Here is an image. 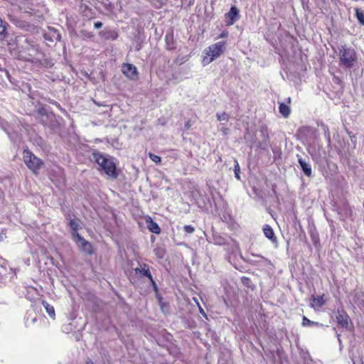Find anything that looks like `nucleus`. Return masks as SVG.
<instances>
[{
  "label": "nucleus",
  "mask_w": 364,
  "mask_h": 364,
  "mask_svg": "<svg viewBox=\"0 0 364 364\" xmlns=\"http://www.w3.org/2000/svg\"><path fill=\"white\" fill-rule=\"evenodd\" d=\"M15 55L18 60L32 63L40 62L43 55L38 46L28 38L18 40Z\"/></svg>",
  "instance_id": "obj_1"
},
{
  "label": "nucleus",
  "mask_w": 364,
  "mask_h": 364,
  "mask_svg": "<svg viewBox=\"0 0 364 364\" xmlns=\"http://www.w3.org/2000/svg\"><path fill=\"white\" fill-rule=\"evenodd\" d=\"M92 156L94 161L101 167L108 176L112 178H117L118 177L119 174L117 171V166L112 158L106 156L96 150L92 151Z\"/></svg>",
  "instance_id": "obj_2"
},
{
  "label": "nucleus",
  "mask_w": 364,
  "mask_h": 364,
  "mask_svg": "<svg viewBox=\"0 0 364 364\" xmlns=\"http://www.w3.org/2000/svg\"><path fill=\"white\" fill-rule=\"evenodd\" d=\"M339 65L344 68H352L357 63L356 52L343 46L339 49Z\"/></svg>",
  "instance_id": "obj_3"
},
{
  "label": "nucleus",
  "mask_w": 364,
  "mask_h": 364,
  "mask_svg": "<svg viewBox=\"0 0 364 364\" xmlns=\"http://www.w3.org/2000/svg\"><path fill=\"white\" fill-rule=\"evenodd\" d=\"M23 161L27 168L35 175L38 174V171L42 168L44 163L42 159L36 156L29 149H24L22 153Z\"/></svg>",
  "instance_id": "obj_4"
},
{
  "label": "nucleus",
  "mask_w": 364,
  "mask_h": 364,
  "mask_svg": "<svg viewBox=\"0 0 364 364\" xmlns=\"http://www.w3.org/2000/svg\"><path fill=\"white\" fill-rule=\"evenodd\" d=\"M226 47V41H219L210 46L205 52L203 62L204 64H209L220 55H221Z\"/></svg>",
  "instance_id": "obj_5"
},
{
  "label": "nucleus",
  "mask_w": 364,
  "mask_h": 364,
  "mask_svg": "<svg viewBox=\"0 0 364 364\" xmlns=\"http://www.w3.org/2000/svg\"><path fill=\"white\" fill-rule=\"evenodd\" d=\"M76 229H74L75 230ZM73 239L77 243L78 247L84 252L91 255L92 253V245L82 237L76 231L73 233Z\"/></svg>",
  "instance_id": "obj_6"
},
{
  "label": "nucleus",
  "mask_w": 364,
  "mask_h": 364,
  "mask_svg": "<svg viewBox=\"0 0 364 364\" xmlns=\"http://www.w3.org/2000/svg\"><path fill=\"white\" fill-rule=\"evenodd\" d=\"M122 73L131 80H137L139 79V73L135 65L131 63H123L122 65Z\"/></svg>",
  "instance_id": "obj_7"
},
{
  "label": "nucleus",
  "mask_w": 364,
  "mask_h": 364,
  "mask_svg": "<svg viewBox=\"0 0 364 364\" xmlns=\"http://www.w3.org/2000/svg\"><path fill=\"white\" fill-rule=\"evenodd\" d=\"M239 10L235 6H232L230 11L225 14V18L228 26L233 25L239 19Z\"/></svg>",
  "instance_id": "obj_8"
},
{
  "label": "nucleus",
  "mask_w": 364,
  "mask_h": 364,
  "mask_svg": "<svg viewBox=\"0 0 364 364\" xmlns=\"http://www.w3.org/2000/svg\"><path fill=\"white\" fill-rule=\"evenodd\" d=\"M43 38L47 41L54 42L60 40V35L56 29L49 28L48 32L44 33Z\"/></svg>",
  "instance_id": "obj_9"
},
{
  "label": "nucleus",
  "mask_w": 364,
  "mask_h": 364,
  "mask_svg": "<svg viewBox=\"0 0 364 364\" xmlns=\"http://www.w3.org/2000/svg\"><path fill=\"white\" fill-rule=\"evenodd\" d=\"M100 36L103 38L105 40H116L119 35L115 30L106 29L99 33Z\"/></svg>",
  "instance_id": "obj_10"
},
{
  "label": "nucleus",
  "mask_w": 364,
  "mask_h": 364,
  "mask_svg": "<svg viewBox=\"0 0 364 364\" xmlns=\"http://www.w3.org/2000/svg\"><path fill=\"white\" fill-rule=\"evenodd\" d=\"M297 156H298V162H299L304 173L305 174V176L310 177L312 174V170H311V166L307 162H306L305 160L301 158V156H300L299 155Z\"/></svg>",
  "instance_id": "obj_11"
},
{
  "label": "nucleus",
  "mask_w": 364,
  "mask_h": 364,
  "mask_svg": "<svg viewBox=\"0 0 364 364\" xmlns=\"http://www.w3.org/2000/svg\"><path fill=\"white\" fill-rule=\"evenodd\" d=\"M166 48L168 50H173L176 49L175 39L173 33L166 34L165 36Z\"/></svg>",
  "instance_id": "obj_12"
},
{
  "label": "nucleus",
  "mask_w": 364,
  "mask_h": 364,
  "mask_svg": "<svg viewBox=\"0 0 364 364\" xmlns=\"http://www.w3.org/2000/svg\"><path fill=\"white\" fill-rule=\"evenodd\" d=\"M326 304V301L323 299V296H312L311 306V307L321 308Z\"/></svg>",
  "instance_id": "obj_13"
},
{
  "label": "nucleus",
  "mask_w": 364,
  "mask_h": 364,
  "mask_svg": "<svg viewBox=\"0 0 364 364\" xmlns=\"http://www.w3.org/2000/svg\"><path fill=\"white\" fill-rule=\"evenodd\" d=\"M336 318L339 325H341L342 327H348V316L346 314L338 312Z\"/></svg>",
  "instance_id": "obj_14"
},
{
  "label": "nucleus",
  "mask_w": 364,
  "mask_h": 364,
  "mask_svg": "<svg viewBox=\"0 0 364 364\" xmlns=\"http://www.w3.org/2000/svg\"><path fill=\"white\" fill-rule=\"evenodd\" d=\"M279 111L280 114L284 117H289V115L290 114V112H291V109H290L289 107L284 103L279 104Z\"/></svg>",
  "instance_id": "obj_15"
},
{
  "label": "nucleus",
  "mask_w": 364,
  "mask_h": 364,
  "mask_svg": "<svg viewBox=\"0 0 364 364\" xmlns=\"http://www.w3.org/2000/svg\"><path fill=\"white\" fill-rule=\"evenodd\" d=\"M8 23L0 18V38H4L7 35Z\"/></svg>",
  "instance_id": "obj_16"
},
{
  "label": "nucleus",
  "mask_w": 364,
  "mask_h": 364,
  "mask_svg": "<svg viewBox=\"0 0 364 364\" xmlns=\"http://www.w3.org/2000/svg\"><path fill=\"white\" fill-rule=\"evenodd\" d=\"M212 235H213V240H214V242L220 245H223L225 243V241H226V239L225 237H220V236H218L217 235V232L215 231V229H210Z\"/></svg>",
  "instance_id": "obj_17"
},
{
  "label": "nucleus",
  "mask_w": 364,
  "mask_h": 364,
  "mask_svg": "<svg viewBox=\"0 0 364 364\" xmlns=\"http://www.w3.org/2000/svg\"><path fill=\"white\" fill-rule=\"evenodd\" d=\"M265 236L269 239L273 243L277 244V237L274 235L273 229H263Z\"/></svg>",
  "instance_id": "obj_18"
},
{
  "label": "nucleus",
  "mask_w": 364,
  "mask_h": 364,
  "mask_svg": "<svg viewBox=\"0 0 364 364\" xmlns=\"http://www.w3.org/2000/svg\"><path fill=\"white\" fill-rule=\"evenodd\" d=\"M42 304H43V307L46 309V312L48 313V314L51 318H54L55 317V309H54V307L53 306L50 305L46 301H43Z\"/></svg>",
  "instance_id": "obj_19"
},
{
  "label": "nucleus",
  "mask_w": 364,
  "mask_h": 364,
  "mask_svg": "<svg viewBox=\"0 0 364 364\" xmlns=\"http://www.w3.org/2000/svg\"><path fill=\"white\" fill-rule=\"evenodd\" d=\"M355 16L360 24L364 26V12L360 9H355Z\"/></svg>",
  "instance_id": "obj_20"
},
{
  "label": "nucleus",
  "mask_w": 364,
  "mask_h": 364,
  "mask_svg": "<svg viewBox=\"0 0 364 364\" xmlns=\"http://www.w3.org/2000/svg\"><path fill=\"white\" fill-rule=\"evenodd\" d=\"M135 271H136V272H139L142 275L149 277L151 280V282H154L149 269H146L145 267L141 268V269L136 268V269H135Z\"/></svg>",
  "instance_id": "obj_21"
},
{
  "label": "nucleus",
  "mask_w": 364,
  "mask_h": 364,
  "mask_svg": "<svg viewBox=\"0 0 364 364\" xmlns=\"http://www.w3.org/2000/svg\"><path fill=\"white\" fill-rule=\"evenodd\" d=\"M154 254L155 255L159 258V259H163L166 255V251L164 248H161V247H157V248H155L154 250Z\"/></svg>",
  "instance_id": "obj_22"
},
{
  "label": "nucleus",
  "mask_w": 364,
  "mask_h": 364,
  "mask_svg": "<svg viewBox=\"0 0 364 364\" xmlns=\"http://www.w3.org/2000/svg\"><path fill=\"white\" fill-rule=\"evenodd\" d=\"M314 324H315L316 326L319 325L318 323H316V322L310 321L305 316H303V318H302V326H309L314 325Z\"/></svg>",
  "instance_id": "obj_23"
},
{
  "label": "nucleus",
  "mask_w": 364,
  "mask_h": 364,
  "mask_svg": "<svg viewBox=\"0 0 364 364\" xmlns=\"http://www.w3.org/2000/svg\"><path fill=\"white\" fill-rule=\"evenodd\" d=\"M149 157L152 161H154L156 164H160L161 162V157L154 153H149Z\"/></svg>",
  "instance_id": "obj_24"
},
{
  "label": "nucleus",
  "mask_w": 364,
  "mask_h": 364,
  "mask_svg": "<svg viewBox=\"0 0 364 364\" xmlns=\"http://www.w3.org/2000/svg\"><path fill=\"white\" fill-rule=\"evenodd\" d=\"M80 33L83 39H91L94 36L92 32L87 31L85 30L81 31Z\"/></svg>",
  "instance_id": "obj_25"
},
{
  "label": "nucleus",
  "mask_w": 364,
  "mask_h": 364,
  "mask_svg": "<svg viewBox=\"0 0 364 364\" xmlns=\"http://www.w3.org/2000/svg\"><path fill=\"white\" fill-rule=\"evenodd\" d=\"M217 119L218 121H223V120L228 121L229 115L225 112H223L222 113H218Z\"/></svg>",
  "instance_id": "obj_26"
},
{
  "label": "nucleus",
  "mask_w": 364,
  "mask_h": 364,
  "mask_svg": "<svg viewBox=\"0 0 364 364\" xmlns=\"http://www.w3.org/2000/svg\"><path fill=\"white\" fill-rule=\"evenodd\" d=\"M146 223H149V224H147V228H159V225L154 223L150 217H147L146 218Z\"/></svg>",
  "instance_id": "obj_27"
},
{
  "label": "nucleus",
  "mask_w": 364,
  "mask_h": 364,
  "mask_svg": "<svg viewBox=\"0 0 364 364\" xmlns=\"http://www.w3.org/2000/svg\"><path fill=\"white\" fill-rule=\"evenodd\" d=\"M235 177L237 178H240V166H239V164L236 161V164L235 165Z\"/></svg>",
  "instance_id": "obj_28"
},
{
  "label": "nucleus",
  "mask_w": 364,
  "mask_h": 364,
  "mask_svg": "<svg viewBox=\"0 0 364 364\" xmlns=\"http://www.w3.org/2000/svg\"><path fill=\"white\" fill-rule=\"evenodd\" d=\"M194 301H196V303L197 304V306L199 307V311H200V314H202L203 315H205V311H204V310L203 309V308L200 306V304H199L198 301L196 299H195V298H194Z\"/></svg>",
  "instance_id": "obj_29"
},
{
  "label": "nucleus",
  "mask_w": 364,
  "mask_h": 364,
  "mask_svg": "<svg viewBox=\"0 0 364 364\" xmlns=\"http://www.w3.org/2000/svg\"><path fill=\"white\" fill-rule=\"evenodd\" d=\"M69 224L70 228H77V223L75 222V220H70Z\"/></svg>",
  "instance_id": "obj_30"
},
{
  "label": "nucleus",
  "mask_w": 364,
  "mask_h": 364,
  "mask_svg": "<svg viewBox=\"0 0 364 364\" xmlns=\"http://www.w3.org/2000/svg\"><path fill=\"white\" fill-rule=\"evenodd\" d=\"M102 23L101 21H97L94 24V27L96 28V29H99L102 26Z\"/></svg>",
  "instance_id": "obj_31"
},
{
  "label": "nucleus",
  "mask_w": 364,
  "mask_h": 364,
  "mask_svg": "<svg viewBox=\"0 0 364 364\" xmlns=\"http://www.w3.org/2000/svg\"><path fill=\"white\" fill-rule=\"evenodd\" d=\"M228 31H223V32L220 34V36H218V38H226V37H228Z\"/></svg>",
  "instance_id": "obj_32"
},
{
  "label": "nucleus",
  "mask_w": 364,
  "mask_h": 364,
  "mask_svg": "<svg viewBox=\"0 0 364 364\" xmlns=\"http://www.w3.org/2000/svg\"><path fill=\"white\" fill-rule=\"evenodd\" d=\"M192 188H193V191H191V196H193V193L195 192L199 193V189L197 186L193 185Z\"/></svg>",
  "instance_id": "obj_33"
},
{
  "label": "nucleus",
  "mask_w": 364,
  "mask_h": 364,
  "mask_svg": "<svg viewBox=\"0 0 364 364\" xmlns=\"http://www.w3.org/2000/svg\"><path fill=\"white\" fill-rule=\"evenodd\" d=\"M151 232L155 234H159L161 232V229H149Z\"/></svg>",
  "instance_id": "obj_34"
},
{
  "label": "nucleus",
  "mask_w": 364,
  "mask_h": 364,
  "mask_svg": "<svg viewBox=\"0 0 364 364\" xmlns=\"http://www.w3.org/2000/svg\"><path fill=\"white\" fill-rule=\"evenodd\" d=\"M186 232H188V233H192L194 230L193 228H191V229H186Z\"/></svg>",
  "instance_id": "obj_35"
},
{
  "label": "nucleus",
  "mask_w": 364,
  "mask_h": 364,
  "mask_svg": "<svg viewBox=\"0 0 364 364\" xmlns=\"http://www.w3.org/2000/svg\"><path fill=\"white\" fill-rule=\"evenodd\" d=\"M85 364H94V363L92 360H87Z\"/></svg>",
  "instance_id": "obj_36"
},
{
  "label": "nucleus",
  "mask_w": 364,
  "mask_h": 364,
  "mask_svg": "<svg viewBox=\"0 0 364 364\" xmlns=\"http://www.w3.org/2000/svg\"><path fill=\"white\" fill-rule=\"evenodd\" d=\"M186 126L187 127V129H188L190 127V122H187V123L186 124Z\"/></svg>",
  "instance_id": "obj_37"
},
{
  "label": "nucleus",
  "mask_w": 364,
  "mask_h": 364,
  "mask_svg": "<svg viewBox=\"0 0 364 364\" xmlns=\"http://www.w3.org/2000/svg\"><path fill=\"white\" fill-rule=\"evenodd\" d=\"M3 235V233L0 234V241L2 240L4 238Z\"/></svg>",
  "instance_id": "obj_38"
},
{
  "label": "nucleus",
  "mask_w": 364,
  "mask_h": 364,
  "mask_svg": "<svg viewBox=\"0 0 364 364\" xmlns=\"http://www.w3.org/2000/svg\"><path fill=\"white\" fill-rule=\"evenodd\" d=\"M184 228H192V227L190 225H185Z\"/></svg>",
  "instance_id": "obj_39"
},
{
  "label": "nucleus",
  "mask_w": 364,
  "mask_h": 364,
  "mask_svg": "<svg viewBox=\"0 0 364 364\" xmlns=\"http://www.w3.org/2000/svg\"><path fill=\"white\" fill-rule=\"evenodd\" d=\"M264 228H270V227L268 225H265Z\"/></svg>",
  "instance_id": "obj_40"
},
{
  "label": "nucleus",
  "mask_w": 364,
  "mask_h": 364,
  "mask_svg": "<svg viewBox=\"0 0 364 364\" xmlns=\"http://www.w3.org/2000/svg\"><path fill=\"white\" fill-rule=\"evenodd\" d=\"M288 102L290 103L291 102V99L290 97L288 98Z\"/></svg>",
  "instance_id": "obj_41"
}]
</instances>
